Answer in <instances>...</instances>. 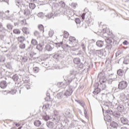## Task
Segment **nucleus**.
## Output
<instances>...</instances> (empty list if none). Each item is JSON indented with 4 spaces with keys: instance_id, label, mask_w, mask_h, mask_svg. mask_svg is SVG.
<instances>
[{
    "instance_id": "39",
    "label": "nucleus",
    "mask_w": 129,
    "mask_h": 129,
    "mask_svg": "<svg viewBox=\"0 0 129 129\" xmlns=\"http://www.w3.org/2000/svg\"><path fill=\"white\" fill-rule=\"evenodd\" d=\"M21 125V124H20V123H17L16 124V126H20Z\"/></svg>"
},
{
    "instance_id": "1",
    "label": "nucleus",
    "mask_w": 129,
    "mask_h": 129,
    "mask_svg": "<svg viewBox=\"0 0 129 129\" xmlns=\"http://www.w3.org/2000/svg\"><path fill=\"white\" fill-rule=\"evenodd\" d=\"M69 41L72 43V47H77V45H78V40L73 36L69 37Z\"/></svg>"
},
{
    "instance_id": "14",
    "label": "nucleus",
    "mask_w": 129,
    "mask_h": 129,
    "mask_svg": "<svg viewBox=\"0 0 129 129\" xmlns=\"http://www.w3.org/2000/svg\"><path fill=\"white\" fill-rule=\"evenodd\" d=\"M81 62V60L80 59V58H75L74 59V63L76 64H80V62Z\"/></svg>"
},
{
    "instance_id": "30",
    "label": "nucleus",
    "mask_w": 129,
    "mask_h": 129,
    "mask_svg": "<svg viewBox=\"0 0 129 129\" xmlns=\"http://www.w3.org/2000/svg\"><path fill=\"white\" fill-rule=\"evenodd\" d=\"M43 118H44V120H46V121H47V120H48V119H49V116H43Z\"/></svg>"
},
{
    "instance_id": "33",
    "label": "nucleus",
    "mask_w": 129,
    "mask_h": 129,
    "mask_svg": "<svg viewBox=\"0 0 129 129\" xmlns=\"http://www.w3.org/2000/svg\"><path fill=\"white\" fill-rule=\"evenodd\" d=\"M63 47L64 48H70V46L68 45V44H64Z\"/></svg>"
},
{
    "instance_id": "22",
    "label": "nucleus",
    "mask_w": 129,
    "mask_h": 129,
    "mask_svg": "<svg viewBox=\"0 0 129 129\" xmlns=\"http://www.w3.org/2000/svg\"><path fill=\"white\" fill-rule=\"evenodd\" d=\"M38 28L39 30L40 31H42L43 33H44V26L42 24H40L38 26Z\"/></svg>"
},
{
    "instance_id": "4",
    "label": "nucleus",
    "mask_w": 129,
    "mask_h": 129,
    "mask_svg": "<svg viewBox=\"0 0 129 129\" xmlns=\"http://www.w3.org/2000/svg\"><path fill=\"white\" fill-rule=\"evenodd\" d=\"M126 71L125 70L119 69L117 71V74L119 76H123L125 75Z\"/></svg>"
},
{
    "instance_id": "2",
    "label": "nucleus",
    "mask_w": 129,
    "mask_h": 129,
    "mask_svg": "<svg viewBox=\"0 0 129 129\" xmlns=\"http://www.w3.org/2000/svg\"><path fill=\"white\" fill-rule=\"evenodd\" d=\"M126 87H127V83L126 81H122L119 82L118 89H120V90H123V89H125Z\"/></svg>"
},
{
    "instance_id": "15",
    "label": "nucleus",
    "mask_w": 129,
    "mask_h": 129,
    "mask_svg": "<svg viewBox=\"0 0 129 129\" xmlns=\"http://www.w3.org/2000/svg\"><path fill=\"white\" fill-rule=\"evenodd\" d=\"M100 91H101L100 89H99V88L95 89L94 90V91H93V94H94L95 95H97V94H98V93H100Z\"/></svg>"
},
{
    "instance_id": "21",
    "label": "nucleus",
    "mask_w": 129,
    "mask_h": 129,
    "mask_svg": "<svg viewBox=\"0 0 129 129\" xmlns=\"http://www.w3.org/2000/svg\"><path fill=\"white\" fill-rule=\"evenodd\" d=\"M30 14H31V12L29 9H26L24 10V15H26V16H28V15H30Z\"/></svg>"
},
{
    "instance_id": "43",
    "label": "nucleus",
    "mask_w": 129,
    "mask_h": 129,
    "mask_svg": "<svg viewBox=\"0 0 129 129\" xmlns=\"http://www.w3.org/2000/svg\"><path fill=\"white\" fill-rule=\"evenodd\" d=\"M0 86H1V83H0Z\"/></svg>"
},
{
    "instance_id": "34",
    "label": "nucleus",
    "mask_w": 129,
    "mask_h": 129,
    "mask_svg": "<svg viewBox=\"0 0 129 129\" xmlns=\"http://www.w3.org/2000/svg\"><path fill=\"white\" fill-rule=\"evenodd\" d=\"M33 55H36V53H35V52H31V53H30V56H31V57H33Z\"/></svg>"
},
{
    "instance_id": "35",
    "label": "nucleus",
    "mask_w": 129,
    "mask_h": 129,
    "mask_svg": "<svg viewBox=\"0 0 129 129\" xmlns=\"http://www.w3.org/2000/svg\"><path fill=\"white\" fill-rule=\"evenodd\" d=\"M35 36H37V35H39V32L36 31L34 32Z\"/></svg>"
},
{
    "instance_id": "23",
    "label": "nucleus",
    "mask_w": 129,
    "mask_h": 129,
    "mask_svg": "<svg viewBox=\"0 0 129 129\" xmlns=\"http://www.w3.org/2000/svg\"><path fill=\"white\" fill-rule=\"evenodd\" d=\"M12 78L14 81H18L19 80V76L15 75L13 76Z\"/></svg>"
},
{
    "instance_id": "26",
    "label": "nucleus",
    "mask_w": 129,
    "mask_h": 129,
    "mask_svg": "<svg viewBox=\"0 0 129 129\" xmlns=\"http://www.w3.org/2000/svg\"><path fill=\"white\" fill-rule=\"evenodd\" d=\"M75 22H76V24H80L81 23V21L80 20V19L79 18H76L75 19Z\"/></svg>"
},
{
    "instance_id": "38",
    "label": "nucleus",
    "mask_w": 129,
    "mask_h": 129,
    "mask_svg": "<svg viewBox=\"0 0 129 129\" xmlns=\"http://www.w3.org/2000/svg\"><path fill=\"white\" fill-rule=\"evenodd\" d=\"M23 23H25V24H24L23 25H27V23H26V20L22 21Z\"/></svg>"
},
{
    "instance_id": "42",
    "label": "nucleus",
    "mask_w": 129,
    "mask_h": 129,
    "mask_svg": "<svg viewBox=\"0 0 129 129\" xmlns=\"http://www.w3.org/2000/svg\"><path fill=\"white\" fill-rule=\"evenodd\" d=\"M50 124H52V122H50Z\"/></svg>"
},
{
    "instance_id": "36",
    "label": "nucleus",
    "mask_w": 129,
    "mask_h": 129,
    "mask_svg": "<svg viewBox=\"0 0 129 129\" xmlns=\"http://www.w3.org/2000/svg\"><path fill=\"white\" fill-rule=\"evenodd\" d=\"M41 16H43V13H38V16L41 17Z\"/></svg>"
},
{
    "instance_id": "17",
    "label": "nucleus",
    "mask_w": 129,
    "mask_h": 129,
    "mask_svg": "<svg viewBox=\"0 0 129 129\" xmlns=\"http://www.w3.org/2000/svg\"><path fill=\"white\" fill-rule=\"evenodd\" d=\"M29 7L31 10H34L36 8V5L33 3H29Z\"/></svg>"
},
{
    "instance_id": "28",
    "label": "nucleus",
    "mask_w": 129,
    "mask_h": 129,
    "mask_svg": "<svg viewBox=\"0 0 129 129\" xmlns=\"http://www.w3.org/2000/svg\"><path fill=\"white\" fill-rule=\"evenodd\" d=\"M7 28L9 30H13V26L11 24L7 25Z\"/></svg>"
},
{
    "instance_id": "7",
    "label": "nucleus",
    "mask_w": 129,
    "mask_h": 129,
    "mask_svg": "<svg viewBox=\"0 0 129 129\" xmlns=\"http://www.w3.org/2000/svg\"><path fill=\"white\" fill-rule=\"evenodd\" d=\"M73 92V91L72 90V89H69L66 91L64 95H66V96H70V95L72 94Z\"/></svg>"
},
{
    "instance_id": "31",
    "label": "nucleus",
    "mask_w": 129,
    "mask_h": 129,
    "mask_svg": "<svg viewBox=\"0 0 129 129\" xmlns=\"http://www.w3.org/2000/svg\"><path fill=\"white\" fill-rule=\"evenodd\" d=\"M123 45H128V42L127 41L125 40L123 42Z\"/></svg>"
},
{
    "instance_id": "13",
    "label": "nucleus",
    "mask_w": 129,
    "mask_h": 129,
    "mask_svg": "<svg viewBox=\"0 0 129 129\" xmlns=\"http://www.w3.org/2000/svg\"><path fill=\"white\" fill-rule=\"evenodd\" d=\"M1 88H6L7 86H8V84H7V82L3 81L1 83Z\"/></svg>"
},
{
    "instance_id": "9",
    "label": "nucleus",
    "mask_w": 129,
    "mask_h": 129,
    "mask_svg": "<svg viewBox=\"0 0 129 129\" xmlns=\"http://www.w3.org/2000/svg\"><path fill=\"white\" fill-rule=\"evenodd\" d=\"M96 45L98 47H103L104 43H103V41L101 40H98L96 42Z\"/></svg>"
},
{
    "instance_id": "29",
    "label": "nucleus",
    "mask_w": 129,
    "mask_h": 129,
    "mask_svg": "<svg viewBox=\"0 0 129 129\" xmlns=\"http://www.w3.org/2000/svg\"><path fill=\"white\" fill-rule=\"evenodd\" d=\"M82 49L84 50V51H85V50H86V48H85V44H82Z\"/></svg>"
},
{
    "instance_id": "3",
    "label": "nucleus",
    "mask_w": 129,
    "mask_h": 129,
    "mask_svg": "<svg viewBox=\"0 0 129 129\" xmlns=\"http://www.w3.org/2000/svg\"><path fill=\"white\" fill-rule=\"evenodd\" d=\"M53 48H54V44L52 41L48 42L45 46V49L47 51H52Z\"/></svg>"
},
{
    "instance_id": "8",
    "label": "nucleus",
    "mask_w": 129,
    "mask_h": 129,
    "mask_svg": "<svg viewBox=\"0 0 129 129\" xmlns=\"http://www.w3.org/2000/svg\"><path fill=\"white\" fill-rule=\"evenodd\" d=\"M25 40V36H19L17 38V40L19 42V43H23V42H24Z\"/></svg>"
},
{
    "instance_id": "25",
    "label": "nucleus",
    "mask_w": 129,
    "mask_h": 129,
    "mask_svg": "<svg viewBox=\"0 0 129 129\" xmlns=\"http://www.w3.org/2000/svg\"><path fill=\"white\" fill-rule=\"evenodd\" d=\"M33 70L35 73H38V72H39V68L35 67L34 68Z\"/></svg>"
},
{
    "instance_id": "11",
    "label": "nucleus",
    "mask_w": 129,
    "mask_h": 129,
    "mask_svg": "<svg viewBox=\"0 0 129 129\" xmlns=\"http://www.w3.org/2000/svg\"><path fill=\"white\" fill-rule=\"evenodd\" d=\"M22 31L24 34H26V35H29V34H30V32L27 27H23L22 28Z\"/></svg>"
},
{
    "instance_id": "20",
    "label": "nucleus",
    "mask_w": 129,
    "mask_h": 129,
    "mask_svg": "<svg viewBox=\"0 0 129 129\" xmlns=\"http://www.w3.org/2000/svg\"><path fill=\"white\" fill-rule=\"evenodd\" d=\"M31 44L32 45H33V46H36V45L38 44V42L36 39H32L31 41Z\"/></svg>"
},
{
    "instance_id": "6",
    "label": "nucleus",
    "mask_w": 129,
    "mask_h": 129,
    "mask_svg": "<svg viewBox=\"0 0 129 129\" xmlns=\"http://www.w3.org/2000/svg\"><path fill=\"white\" fill-rule=\"evenodd\" d=\"M106 77L103 76L100 78L99 82L101 84H102V83H105L106 82Z\"/></svg>"
},
{
    "instance_id": "10",
    "label": "nucleus",
    "mask_w": 129,
    "mask_h": 129,
    "mask_svg": "<svg viewBox=\"0 0 129 129\" xmlns=\"http://www.w3.org/2000/svg\"><path fill=\"white\" fill-rule=\"evenodd\" d=\"M121 122L123 124H126L128 122V120L125 117L121 118Z\"/></svg>"
},
{
    "instance_id": "24",
    "label": "nucleus",
    "mask_w": 129,
    "mask_h": 129,
    "mask_svg": "<svg viewBox=\"0 0 129 129\" xmlns=\"http://www.w3.org/2000/svg\"><path fill=\"white\" fill-rule=\"evenodd\" d=\"M110 126L112 127H116L117 126V123H116L115 122H112L110 124Z\"/></svg>"
},
{
    "instance_id": "16",
    "label": "nucleus",
    "mask_w": 129,
    "mask_h": 129,
    "mask_svg": "<svg viewBox=\"0 0 129 129\" xmlns=\"http://www.w3.org/2000/svg\"><path fill=\"white\" fill-rule=\"evenodd\" d=\"M41 124H42V123H41V121H40V120H35L34 121V125H35V126H40Z\"/></svg>"
},
{
    "instance_id": "37",
    "label": "nucleus",
    "mask_w": 129,
    "mask_h": 129,
    "mask_svg": "<svg viewBox=\"0 0 129 129\" xmlns=\"http://www.w3.org/2000/svg\"><path fill=\"white\" fill-rule=\"evenodd\" d=\"M101 74H102V73H100V74H98V77H101Z\"/></svg>"
},
{
    "instance_id": "18",
    "label": "nucleus",
    "mask_w": 129,
    "mask_h": 129,
    "mask_svg": "<svg viewBox=\"0 0 129 129\" xmlns=\"http://www.w3.org/2000/svg\"><path fill=\"white\" fill-rule=\"evenodd\" d=\"M21 43L19 45V48L20 49H25L26 48V44L21 42Z\"/></svg>"
},
{
    "instance_id": "19",
    "label": "nucleus",
    "mask_w": 129,
    "mask_h": 129,
    "mask_svg": "<svg viewBox=\"0 0 129 129\" xmlns=\"http://www.w3.org/2000/svg\"><path fill=\"white\" fill-rule=\"evenodd\" d=\"M63 37L65 39H67L69 37V33L67 31H64Z\"/></svg>"
},
{
    "instance_id": "12",
    "label": "nucleus",
    "mask_w": 129,
    "mask_h": 129,
    "mask_svg": "<svg viewBox=\"0 0 129 129\" xmlns=\"http://www.w3.org/2000/svg\"><path fill=\"white\" fill-rule=\"evenodd\" d=\"M13 33L15 35H20L21 34V30L18 28H16L13 30Z\"/></svg>"
},
{
    "instance_id": "27",
    "label": "nucleus",
    "mask_w": 129,
    "mask_h": 129,
    "mask_svg": "<svg viewBox=\"0 0 129 129\" xmlns=\"http://www.w3.org/2000/svg\"><path fill=\"white\" fill-rule=\"evenodd\" d=\"M53 35H54V31L50 30L49 32V37H53Z\"/></svg>"
},
{
    "instance_id": "5",
    "label": "nucleus",
    "mask_w": 129,
    "mask_h": 129,
    "mask_svg": "<svg viewBox=\"0 0 129 129\" xmlns=\"http://www.w3.org/2000/svg\"><path fill=\"white\" fill-rule=\"evenodd\" d=\"M36 49H37L38 51H43V49H44V43H41L37 44Z\"/></svg>"
},
{
    "instance_id": "41",
    "label": "nucleus",
    "mask_w": 129,
    "mask_h": 129,
    "mask_svg": "<svg viewBox=\"0 0 129 129\" xmlns=\"http://www.w3.org/2000/svg\"><path fill=\"white\" fill-rule=\"evenodd\" d=\"M21 128H22V127H20L18 129H21Z\"/></svg>"
},
{
    "instance_id": "32",
    "label": "nucleus",
    "mask_w": 129,
    "mask_h": 129,
    "mask_svg": "<svg viewBox=\"0 0 129 129\" xmlns=\"http://www.w3.org/2000/svg\"><path fill=\"white\" fill-rule=\"evenodd\" d=\"M85 13H83L82 16H81V18L82 19V20H84V19H85Z\"/></svg>"
},
{
    "instance_id": "40",
    "label": "nucleus",
    "mask_w": 129,
    "mask_h": 129,
    "mask_svg": "<svg viewBox=\"0 0 129 129\" xmlns=\"http://www.w3.org/2000/svg\"><path fill=\"white\" fill-rule=\"evenodd\" d=\"M121 129H127V128L126 127H122Z\"/></svg>"
}]
</instances>
